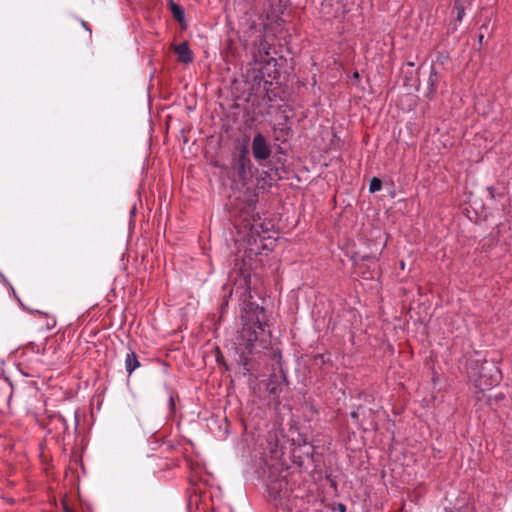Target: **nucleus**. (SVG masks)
<instances>
[{
    "mask_svg": "<svg viewBox=\"0 0 512 512\" xmlns=\"http://www.w3.org/2000/svg\"><path fill=\"white\" fill-rule=\"evenodd\" d=\"M245 285V292L243 295L246 297L248 292V299H244L240 305V318L242 321V328L238 332L237 345L241 350L240 361L244 366L248 365V358L246 354H256L262 349H266L269 342L265 337L266 314L263 307L255 302L250 301L252 298L246 277L243 279Z\"/></svg>",
    "mask_w": 512,
    "mask_h": 512,
    "instance_id": "1",
    "label": "nucleus"
},
{
    "mask_svg": "<svg viewBox=\"0 0 512 512\" xmlns=\"http://www.w3.org/2000/svg\"><path fill=\"white\" fill-rule=\"evenodd\" d=\"M267 491L271 501H274L275 506H283L289 509L288 497L289 489L288 482L285 478L271 480L267 484Z\"/></svg>",
    "mask_w": 512,
    "mask_h": 512,
    "instance_id": "2",
    "label": "nucleus"
},
{
    "mask_svg": "<svg viewBox=\"0 0 512 512\" xmlns=\"http://www.w3.org/2000/svg\"><path fill=\"white\" fill-rule=\"evenodd\" d=\"M253 157L258 161H265L272 154V147L261 133H256L251 144Z\"/></svg>",
    "mask_w": 512,
    "mask_h": 512,
    "instance_id": "3",
    "label": "nucleus"
},
{
    "mask_svg": "<svg viewBox=\"0 0 512 512\" xmlns=\"http://www.w3.org/2000/svg\"><path fill=\"white\" fill-rule=\"evenodd\" d=\"M235 168L237 169L239 178L244 180L247 176V172L251 169V161L249 159L248 150L246 147H243L240 151L239 156L235 162Z\"/></svg>",
    "mask_w": 512,
    "mask_h": 512,
    "instance_id": "4",
    "label": "nucleus"
},
{
    "mask_svg": "<svg viewBox=\"0 0 512 512\" xmlns=\"http://www.w3.org/2000/svg\"><path fill=\"white\" fill-rule=\"evenodd\" d=\"M177 58L181 63L189 64L193 61L191 50L186 42L180 43L174 47Z\"/></svg>",
    "mask_w": 512,
    "mask_h": 512,
    "instance_id": "5",
    "label": "nucleus"
},
{
    "mask_svg": "<svg viewBox=\"0 0 512 512\" xmlns=\"http://www.w3.org/2000/svg\"><path fill=\"white\" fill-rule=\"evenodd\" d=\"M139 366L140 362L137 358L136 353L133 350L129 349L125 357V369L128 375H131Z\"/></svg>",
    "mask_w": 512,
    "mask_h": 512,
    "instance_id": "6",
    "label": "nucleus"
},
{
    "mask_svg": "<svg viewBox=\"0 0 512 512\" xmlns=\"http://www.w3.org/2000/svg\"><path fill=\"white\" fill-rule=\"evenodd\" d=\"M270 54V44L265 36H261L257 43V53L255 55L257 61H263Z\"/></svg>",
    "mask_w": 512,
    "mask_h": 512,
    "instance_id": "7",
    "label": "nucleus"
},
{
    "mask_svg": "<svg viewBox=\"0 0 512 512\" xmlns=\"http://www.w3.org/2000/svg\"><path fill=\"white\" fill-rule=\"evenodd\" d=\"M169 8H170V11H171L173 17L177 21L182 22L184 20V17H185L184 10L182 9V7L180 5H178L174 1L170 0Z\"/></svg>",
    "mask_w": 512,
    "mask_h": 512,
    "instance_id": "8",
    "label": "nucleus"
},
{
    "mask_svg": "<svg viewBox=\"0 0 512 512\" xmlns=\"http://www.w3.org/2000/svg\"><path fill=\"white\" fill-rule=\"evenodd\" d=\"M382 188V182L379 178H372L369 185V191L371 193H375L377 191H380Z\"/></svg>",
    "mask_w": 512,
    "mask_h": 512,
    "instance_id": "9",
    "label": "nucleus"
},
{
    "mask_svg": "<svg viewBox=\"0 0 512 512\" xmlns=\"http://www.w3.org/2000/svg\"><path fill=\"white\" fill-rule=\"evenodd\" d=\"M437 81V72L434 68L431 69L430 76H429V83L431 87L434 89Z\"/></svg>",
    "mask_w": 512,
    "mask_h": 512,
    "instance_id": "10",
    "label": "nucleus"
},
{
    "mask_svg": "<svg viewBox=\"0 0 512 512\" xmlns=\"http://www.w3.org/2000/svg\"><path fill=\"white\" fill-rule=\"evenodd\" d=\"M456 9H457V20L461 21L464 16V8L462 6L458 5V2L455 3Z\"/></svg>",
    "mask_w": 512,
    "mask_h": 512,
    "instance_id": "11",
    "label": "nucleus"
},
{
    "mask_svg": "<svg viewBox=\"0 0 512 512\" xmlns=\"http://www.w3.org/2000/svg\"><path fill=\"white\" fill-rule=\"evenodd\" d=\"M55 325H56L55 318H53V317L49 318V320L47 321V329H52L55 327Z\"/></svg>",
    "mask_w": 512,
    "mask_h": 512,
    "instance_id": "12",
    "label": "nucleus"
},
{
    "mask_svg": "<svg viewBox=\"0 0 512 512\" xmlns=\"http://www.w3.org/2000/svg\"><path fill=\"white\" fill-rule=\"evenodd\" d=\"M267 389L270 394H276L277 393V387L272 385L271 383L268 384Z\"/></svg>",
    "mask_w": 512,
    "mask_h": 512,
    "instance_id": "13",
    "label": "nucleus"
},
{
    "mask_svg": "<svg viewBox=\"0 0 512 512\" xmlns=\"http://www.w3.org/2000/svg\"><path fill=\"white\" fill-rule=\"evenodd\" d=\"M337 510L339 512H346V506L343 503H338Z\"/></svg>",
    "mask_w": 512,
    "mask_h": 512,
    "instance_id": "14",
    "label": "nucleus"
},
{
    "mask_svg": "<svg viewBox=\"0 0 512 512\" xmlns=\"http://www.w3.org/2000/svg\"><path fill=\"white\" fill-rule=\"evenodd\" d=\"M350 415H351V417H352L353 419L358 420V417H359V413H358V411H353V412H351V414H350Z\"/></svg>",
    "mask_w": 512,
    "mask_h": 512,
    "instance_id": "15",
    "label": "nucleus"
},
{
    "mask_svg": "<svg viewBox=\"0 0 512 512\" xmlns=\"http://www.w3.org/2000/svg\"><path fill=\"white\" fill-rule=\"evenodd\" d=\"M82 26L91 33V29L85 21H81Z\"/></svg>",
    "mask_w": 512,
    "mask_h": 512,
    "instance_id": "16",
    "label": "nucleus"
},
{
    "mask_svg": "<svg viewBox=\"0 0 512 512\" xmlns=\"http://www.w3.org/2000/svg\"><path fill=\"white\" fill-rule=\"evenodd\" d=\"M63 427H64V430H66L68 428L67 423H66L65 420H63Z\"/></svg>",
    "mask_w": 512,
    "mask_h": 512,
    "instance_id": "17",
    "label": "nucleus"
},
{
    "mask_svg": "<svg viewBox=\"0 0 512 512\" xmlns=\"http://www.w3.org/2000/svg\"><path fill=\"white\" fill-rule=\"evenodd\" d=\"M400 266H401V269H404L405 264L403 261L400 263Z\"/></svg>",
    "mask_w": 512,
    "mask_h": 512,
    "instance_id": "18",
    "label": "nucleus"
},
{
    "mask_svg": "<svg viewBox=\"0 0 512 512\" xmlns=\"http://www.w3.org/2000/svg\"><path fill=\"white\" fill-rule=\"evenodd\" d=\"M9 286H10V288H11V290H12L13 294L15 295V294H16V293H15V289H14L10 284H9Z\"/></svg>",
    "mask_w": 512,
    "mask_h": 512,
    "instance_id": "19",
    "label": "nucleus"
},
{
    "mask_svg": "<svg viewBox=\"0 0 512 512\" xmlns=\"http://www.w3.org/2000/svg\"><path fill=\"white\" fill-rule=\"evenodd\" d=\"M358 77H359L358 72H355V73H354V78H358Z\"/></svg>",
    "mask_w": 512,
    "mask_h": 512,
    "instance_id": "20",
    "label": "nucleus"
},
{
    "mask_svg": "<svg viewBox=\"0 0 512 512\" xmlns=\"http://www.w3.org/2000/svg\"><path fill=\"white\" fill-rule=\"evenodd\" d=\"M483 40V35H479V42Z\"/></svg>",
    "mask_w": 512,
    "mask_h": 512,
    "instance_id": "21",
    "label": "nucleus"
},
{
    "mask_svg": "<svg viewBox=\"0 0 512 512\" xmlns=\"http://www.w3.org/2000/svg\"><path fill=\"white\" fill-rule=\"evenodd\" d=\"M170 403H171V405H173V404H174V401H173V398H172V397L170 398Z\"/></svg>",
    "mask_w": 512,
    "mask_h": 512,
    "instance_id": "22",
    "label": "nucleus"
},
{
    "mask_svg": "<svg viewBox=\"0 0 512 512\" xmlns=\"http://www.w3.org/2000/svg\"><path fill=\"white\" fill-rule=\"evenodd\" d=\"M0 275H1V278H3V280H4L5 282H7V281H6V279L4 278V275H2V274H0Z\"/></svg>",
    "mask_w": 512,
    "mask_h": 512,
    "instance_id": "23",
    "label": "nucleus"
},
{
    "mask_svg": "<svg viewBox=\"0 0 512 512\" xmlns=\"http://www.w3.org/2000/svg\"><path fill=\"white\" fill-rule=\"evenodd\" d=\"M470 512H473V511H470Z\"/></svg>",
    "mask_w": 512,
    "mask_h": 512,
    "instance_id": "24",
    "label": "nucleus"
}]
</instances>
